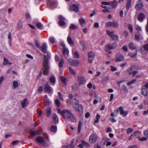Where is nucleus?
Returning a JSON list of instances; mask_svg holds the SVG:
<instances>
[{
	"label": "nucleus",
	"mask_w": 148,
	"mask_h": 148,
	"mask_svg": "<svg viewBox=\"0 0 148 148\" xmlns=\"http://www.w3.org/2000/svg\"><path fill=\"white\" fill-rule=\"evenodd\" d=\"M59 112L65 119H68L73 122L76 121V119L72 112L69 110H65L61 111L60 109L58 110Z\"/></svg>",
	"instance_id": "obj_1"
},
{
	"label": "nucleus",
	"mask_w": 148,
	"mask_h": 148,
	"mask_svg": "<svg viewBox=\"0 0 148 148\" xmlns=\"http://www.w3.org/2000/svg\"><path fill=\"white\" fill-rule=\"evenodd\" d=\"M50 56H46L44 55V57L43 60L42 64L43 68V74L48 75L49 72V66L48 65L49 59Z\"/></svg>",
	"instance_id": "obj_2"
},
{
	"label": "nucleus",
	"mask_w": 148,
	"mask_h": 148,
	"mask_svg": "<svg viewBox=\"0 0 148 148\" xmlns=\"http://www.w3.org/2000/svg\"><path fill=\"white\" fill-rule=\"evenodd\" d=\"M36 140L38 143H40L42 146L45 147L48 146L47 143L43 137L41 136H38L36 137Z\"/></svg>",
	"instance_id": "obj_3"
},
{
	"label": "nucleus",
	"mask_w": 148,
	"mask_h": 148,
	"mask_svg": "<svg viewBox=\"0 0 148 148\" xmlns=\"http://www.w3.org/2000/svg\"><path fill=\"white\" fill-rule=\"evenodd\" d=\"M101 3L103 5H110L113 8H116L118 4V2L116 0H114L112 1L108 2L103 1Z\"/></svg>",
	"instance_id": "obj_4"
},
{
	"label": "nucleus",
	"mask_w": 148,
	"mask_h": 148,
	"mask_svg": "<svg viewBox=\"0 0 148 148\" xmlns=\"http://www.w3.org/2000/svg\"><path fill=\"white\" fill-rule=\"evenodd\" d=\"M77 80L78 84L79 86L85 85L86 82V80L85 78L81 75L77 76Z\"/></svg>",
	"instance_id": "obj_5"
},
{
	"label": "nucleus",
	"mask_w": 148,
	"mask_h": 148,
	"mask_svg": "<svg viewBox=\"0 0 148 148\" xmlns=\"http://www.w3.org/2000/svg\"><path fill=\"white\" fill-rule=\"evenodd\" d=\"M105 26L107 27L117 28L119 27V25L117 23L113 21L106 23L105 24Z\"/></svg>",
	"instance_id": "obj_6"
},
{
	"label": "nucleus",
	"mask_w": 148,
	"mask_h": 148,
	"mask_svg": "<svg viewBox=\"0 0 148 148\" xmlns=\"http://www.w3.org/2000/svg\"><path fill=\"white\" fill-rule=\"evenodd\" d=\"M98 138V136L95 134H92L90 136L89 140L92 143H95Z\"/></svg>",
	"instance_id": "obj_7"
},
{
	"label": "nucleus",
	"mask_w": 148,
	"mask_h": 148,
	"mask_svg": "<svg viewBox=\"0 0 148 148\" xmlns=\"http://www.w3.org/2000/svg\"><path fill=\"white\" fill-rule=\"evenodd\" d=\"M88 62L91 63L93 62V59L95 56V54L92 51H89L88 53Z\"/></svg>",
	"instance_id": "obj_8"
},
{
	"label": "nucleus",
	"mask_w": 148,
	"mask_h": 148,
	"mask_svg": "<svg viewBox=\"0 0 148 148\" xmlns=\"http://www.w3.org/2000/svg\"><path fill=\"white\" fill-rule=\"evenodd\" d=\"M116 62H120L123 61L124 59L123 54L120 52L117 53L116 55Z\"/></svg>",
	"instance_id": "obj_9"
},
{
	"label": "nucleus",
	"mask_w": 148,
	"mask_h": 148,
	"mask_svg": "<svg viewBox=\"0 0 148 148\" xmlns=\"http://www.w3.org/2000/svg\"><path fill=\"white\" fill-rule=\"evenodd\" d=\"M69 63L70 65L73 66H77L79 64V62L78 60H74L71 58H69L68 59Z\"/></svg>",
	"instance_id": "obj_10"
},
{
	"label": "nucleus",
	"mask_w": 148,
	"mask_h": 148,
	"mask_svg": "<svg viewBox=\"0 0 148 148\" xmlns=\"http://www.w3.org/2000/svg\"><path fill=\"white\" fill-rule=\"evenodd\" d=\"M117 46L116 43H114L111 44H109L107 45L105 48L106 51H109L112 49H115Z\"/></svg>",
	"instance_id": "obj_11"
},
{
	"label": "nucleus",
	"mask_w": 148,
	"mask_h": 148,
	"mask_svg": "<svg viewBox=\"0 0 148 148\" xmlns=\"http://www.w3.org/2000/svg\"><path fill=\"white\" fill-rule=\"evenodd\" d=\"M44 90L45 92H47L49 93H50L52 91L51 88L47 82H46L45 84Z\"/></svg>",
	"instance_id": "obj_12"
},
{
	"label": "nucleus",
	"mask_w": 148,
	"mask_h": 148,
	"mask_svg": "<svg viewBox=\"0 0 148 148\" xmlns=\"http://www.w3.org/2000/svg\"><path fill=\"white\" fill-rule=\"evenodd\" d=\"M60 20L59 21V24L61 26H64L65 25L66 21L65 19L61 15H59L58 16Z\"/></svg>",
	"instance_id": "obj_13"
},
{
	"label": "nucleus",
	"mask_w": 148,
	"mask_h": 148,
	"mask_svg": "<svg viewBox=\"0 0 148 148\" xmlns=\"http://www.w3.org/2000/svg\"><path fill=\"white\" fill-rule=\"evenodd\" d=\"M42 134V130H37L36 131H32L30 133V136H35L36 135H40Z\"/></svg>",
	"instance_id": "obj_14"
},
{
	"label": "nucleus",
	"mask_w": 148,
	"mask_h": 148,
	"mask_svg": "<svg viewBox=\"0 0 148 148\" xmlns=\"http://www.w3.org/2000/svg\"><path fill=\"white\" fill-rule=\"evenodd\" d=\"M73 108L76 111L81 112L83 111V108L82 105L79 104H76L73 106Z\"/></svg>",
	"instance_id": "obj_15"
},
{
	"label": "nucleus",
	"mask_w": 148,
	"mask_h": 148,
	"mask_svg": "<svg viewBox=\"0 0 148 148\" xmlns=\"http://www.w3.org/2000/svg\"><path fill=\"white\" fill-rule=\"evenodd\" d=\"M71 8V9L74 12H77L78 11V5L75 4H73L72 5Z\"/></svg>",
	"instance_id": "obj_16"
},
{
	"label": "nucleus",
	"mask_w": 148,
	"mask_h": 148,
	"mask_svg": "<svg viewBox=\"0 0 148 148\" xmlns=\"http://www.w3.org/2000/svg\"><path fill=\"white\" fill-rule=\"evenodd\" d=\"M119 110L120 111V113L121 115H123V116H126L128 113V112L127 111H124L123 109V108L121 107L119 108Z\"/></svg>",
	"instance_id": "obj_17"
},
{
	"label": "nucleus",
	"mask_w": 148,
	"mask_h": 148,
	"mask_svg": "<svg viewBox=\"0 0 148 148\" xmlns=\"http://www.w3.org/2000/svg\"><path fill=\"white\" fill-rule=\"evenodd\" d=\"M47 46L46 43H44L43 44L42 47H41L40 49L43 53H45L47 51Z\"/></svg>",
	"instance_id": "obj_18"
},
{
	"label": "nucleus",
	"mask_w": 148,
	"mask_h": 148,
	"mask_svg": "<svg viewBox=\"0 0 148 148\" xmlns=\"http://www.w3.org/2000/svg\"><path fill=\"white\" fill-rule=\"evenodd\" d=\"M145 17V15L143 13H140L138 15V20L140 22H142Z\"/></svg>",
	"instance_id": "obj_19"
},
{
	"label": "nucleus",
	"mask_w": 148,
	"mask_h": 148,
	"mask_svg": "<svg viewBox=\"0 0 148 148\" xmlns=\"http://www.w3.org/2000/svg\"><path fill=\"white\" fill-rule=\"evenodd\" d=\"M44 104L46 106H49L50 104V101L47 97L44 98Z\"/></svg>",
	"instance_id": "obj_20"
},
{
	"label": "nucleus",
	"mask_w": 148,
	"mask_h": 148,
	"mask_svg": "<svg viewBox=\"0 0 148 148\" xmlns=\"http://www.w3.org/2000/svg\"><path fill=\"white\" fill-rule=\"evenodd\" d=\"M143 5L142 2L136 4L135 6V7L136 10H139L143 8Z\"/></svg>",
	"instance_id": "obj_21"
},
{
	"label": "nucleus",
	"mask_w": 148,
	"mask_h": 148,
	"mask_svg": "<svg viewBox=\"0 0 148 148\" xmlns=\"http://www.w3.org/2000/svg\"><path fill=\"white\" fill-rule=\"evenodd\" d=\"M46 112L47 116V117H49L50 116L51 114V108L50 107H47L46 109Z\"/></svg>",
	"instance_id": "obj_22"
},
{
	"label": "nucleus",
	"mask_w": 148,
	"mask_h": 148,
	"mask_svg": "<svg viewBox=\"0 0 148 148\" xmlns=\"http://www.w3.org/2000/svg\"><path fill=\"white\" fill-rule=\"evenodd\" d=\"M69 36L67 38V41L68 43L70 45H72L73 44V42L72 40L71 37L70 36V34H69Z\"/></svg>",
	"instance_id": "obj_23"
},
{
	"label": "nucleus",
	"mask_w": 148,
	"mask_h": 148,
	"mask_svg": "<svg viewBox=\"0 0 148 148\" xmlns=\"http://www.w3.org/2000/svg\"><path fill=\"white\" fill-rule=\"evenodd\" d=\"M129 48L131 50H134L135 49L136 47L135 45L132 42L130 43L128 45Z\"/></svg>",
	"instance_id": "obj_24"
},
{
	"label": "nucleus",
	"mask_w": 148,
	"mask_h": 148,
	"mask_svg": "<svg viewBox=\"0 0 148 148\" xmlns=\"http://www.w3.org/2000/svg\"><path fill=\"white\" fill-rule=\"evenodd\" d=\"M132 0H127V3L126 5V10H128L131 7Z\"/></svg>",
	"instance_id": "obj_25"
},
{
	"label": "nucleus",
	"mask_w": 148,
	"mask_h": 148,
	"mask_svg": "<svg viewBox=\"0 0 148 148\" xmlns=\"http://www.w3.org/2000/svg\"><path fill=\"white\" fill-rule=\"evenodd\" d=\"M106 32V34L111 38H112L114 34V32L113 31H110L108 30Z\"/></svg>",
	"instance_id": "obj_26"
},
{
	"label": "nucleus",
	"mask_w": 148,
	"mask_h": 148,
	"mask_svg": "<svg viewBox=\"0 0 148 148\" xmlns=\"http://www.w3.org/2000/svg\"><path fill=\"white\" fill-rule=\"evenodd\" d=\"M52 117L55 123H57L58 122V118L56 114H53Z\"/></svg>",
	"instance_id": "obj_27"
},
{
	"label": "nucleus",
	"mask_w": 148,
	"mask_h": 148,
	"mask_svg": "<svg viewBox=\"0 0 148 148\" xmlns=\"http://www.w3.org/2000/svg\"><path fill=\"white\" fill-rule=\"evenodd\" d=\"M28 104V101L26 98L25 99L22 103V107L23 108H24L26 107Z\"/></svg>",
	"instance_id": "obj_28"
},
{
	"label": "nucleus",
	"mask_w": 148,
	"mask_h": 148,
	"mask_svg": "<svg viewBox=\"0 0 148 148\" xmlns=\"http://www.w3.org/2000/svg\"><path fill=\"white\" fill-rule=\"evenodd\" d=\"M56 2L55 1H53L52 0H49L47 4L51 7L55 5L56 4Z\"/></svg>",
	"instance_id": "obj_29"
},
{
	"label": "nucleus",
	"mask_w": 148,
	"mask_h": 148,
	"mask_svg": "<svg viewBox=\"0 0 148 148\" xmlns=\"http://www.w3.org/2000/svg\"><path fill=\"white\" fill-rule=\"evenodd\" d=\"M147 90L145 88H143L141 90V94L144 96L146 97L147 95Z\"/></svg>",
	"instance_id": "obj_30"
},
{
	"label": "nucleus",
	"mask_w": 148,
	"mask_h": 148,
	"mask_svg": "<svg viewBox=\"0 0 148 148\" xmlns=\"http://www.w3.org/2000/svg\"><path fill=\"white\" fill-rule=\"evenodd\" d=\"M78 22L81 25H84L86 23L84 19L82 18H80L79 19Z\"/></svg>",
	"instance_id": "obj_31"
},
{
	"label": "nucleus",
	"mask_w": 148,
	"mask_h": 148,
	"mask_svg": "<svg viewBox=\"0 0 148 148\" xmlns=\"http://www.w3.org/2000/svg\"><path fill=\"white\" fill-rule=\"evenodd\" d=\"M77 27H78L77 25H75L74 24H71L70 25L69 27V28L70 29L73 30L77 29Z\"/></svg>",
	"instance_id": "obj_32"
},
{
	"label": "nucleus",
	"mask_w": 148,
	"mask_h": 148,
	"mask_svg": "<svg viewBox=\"0 0 148 148\" xmlns=\"http://www.w3.org/2000/svg\"><path fill=\"white\" fill-rule=\"evenodd\" d=\"M63 53L64 56L68 55L69 53L68 49L66 48H64L63 49Z\"/></svg>",
	"instance_id": "obj_33"
},
{
	"label": "nucleus",
	"mask_w": 148,
	"mask_h": 148,
	"mask_svg": "<svg viewBox=\"0 0 148 148\" xmlns=\"http://www.w3.org/2000/svg\"><path fill=\"white\" fill-rule=\"evenodd\" d=\"M23 26V23L21 21L18 22L17 25V28L18 29H22Z\"/></svg>",
	"instance_id": "obj_34"
},
{
	"label": "nucleus",
	"mask_w": 148,
	"mask_h": 148,
	"mask_svg": "<svg viewBox=\"0 0 148 148\" xmlns=\"http://www.w3.org/2000/svg\"><path fill=\"white\" fill-rule=\"evenodd\" d=\"M74 142V140L73 139L72 140L71 142V144L70 145H68L66 146L67 148H73L74 147V146L73 145V143Z\"/></svg>",
	"instance_id": "obj_35"
},
{
	"label": "nucleus",
	"mask_w": 148,
	"mask_h": 148,
	"mask_svg": "<svg viewBox=\"0 0 148 148\" xmlns=\"http://www.w3.org/2000/svg\"><path fill=\"white\" fill-rule=\"evenodd\" d=\"M8 60L5 58H4V61L3 62V64L4 65H6L8 64L11 65L12 64V63H8Z\"/></svg>",
	"instance_id": "obj_36"
},
{
	"label": "nucleus",
	"mask_w": 148,
	"mask_h": 148,
	"mask_svg": "<svg viewBox=\"0 0 148 148\" xmlns=\"http://www.w3.org/2000/svg\"><path fill=\"white\" fill-rule=\"evenodd\" d=\"M79 43L81 46L83 48V50H84L86 47V45L84 41L82 40H80L79 41Z\"/></svg>",
	"instance_id": "obj_37"
},
{
	"label": "nucleus",
	"mask_w": 148,
	"mask_h": 148,
	"mask_svg": "<svg viewBox=\"0 0 148 148\" xmlns=\"http://www.w3.org/2000/svg\"><path fill=\"white\" fill-rule=\"evenodd\" d=\"M137 51H136L135 53L133 54L132 53H129L128 55L130 56L133 58H135L137 56Z\"/></svg>",
	"instance_id": "obj_38"
},
{
	"label": "nucleus",
	"mask_w": 148,
	"mask_h": 148,
	"mask_svg": "<svg viewBox=\"0 0 148 148\" xmlns=\"http://www.w3.org/2000/svg\"><path fill=\"white\" fill-rule=\"evenodd\" d=\"M51 130L53 132H56L57 131L56 127L54 125H52L51 127Z\"/></svg>",
	"instance_id": "obj_39"
},
{
	"label": "nucleus",
	"mask_w": 148,
	"mask_h": 148,
	"mask_svg": "<svg viewBox=\"0 0 148 148\" xmlns=\"http://www.w3.org/2000/svg\"><path fill=\"white\" fill-rule=\"evenodd\" d=\"M18 84L17 82L16 81H14L13 83V86L14 88H16L18 86Z\"/></svg>",
	"instance_id": "obj_40"
},
{
	"label": "nucleus",
	"mask_w": 148,
	"mask_h": 148,
	"mask_svg": "<svg viewBox=\"0 0 148 148\" xmlns=\"http://www.w3.org/2000/svg\"><path fill=\"white\" fill-rule=\"evenodd\" d=\"M61 80L62 81V82L64 84H66V78L64 77L63 76H61Z\"/></svg>",
	"instance_id": "obj_41"
},
{
	"label": "nucleus",
	"mask_w": 148,
	"mask_h": 148,
	"mask_svg": "<svg viewBox=\"0 0 148 148\" xmlns=\"http://www.w3.org/2000/svg\"><path fill=\"white\" fill-rule=\"evenodd\" d=\"M72 103L73 106L76 104H79V102L76 98H73L72 100Z\"/></svg>",
	"instance_id": "obj_42"
},
{
	"label": "nucleus",
	"mask_w": 148,
	"mask_h": 148,
	"mask_svg": "<svg viewBox=\"0 0 148 148\" xmlns=\"http://www.w3.org/2000/svg\"><path fill=\"white\" fill-rule=\"evenodd\" d=\"M64 60L62 58L61 59L60 61V62L59 64V66L61 68L63 66V65L64 64Z\"/></svg>",
	"instance_id": "obj_43"
},
{
	"label": "nucleus",
	"mask_w": 148,
	"mask_h": 148,
	"mask_svg": "<svg viewBox=\"0 0 148 148\" xmlns=\"http://www.w3.org/2000/svg\"><path fill=\"white\" fill-rule=\"evenodd\" d=\"M82 123L81 121H79L78 125V133H80L81 129Z\"/></svg>",
	"instance_id": "obj_44"
},
{
	"label": "nucleus",
	"mask_w": 148,
	"mask_h": 148,
	"mask_svg": "<svg viewBox=\"0 0 148 148\" xmlns=\"http://www.w3.org/2000/svg\"><path fill=\"white\" fill-rule=\"evenodd\" d=\"M50 81L51 83L54 84L55 83L56 79L54 77L51 76L50 78Z\"/></svg>",
	"instance_id": "obj_45"
},
{
	"label": "nucleus",
	"mask_w": 148,
	"mask_h": 148,
	"mask_svg": "<svg viewBox=\"0 0 148 148\" xmlns=\"http://www.w3.org/2000/svg\"><path fill=\"white\" fill-rule=\"evenodd\" d=\"M55 103L58 107H60L61 105V103L58 99H56L55 100Z\"/></svg>",
	"instance_id": "obj_46"
},
{
	"label": "nucleus",
	"mask_w": 148,
	"mask_h": 148,
	"mask_svg": "<svg viewBox=\"0 0 148 148\" xmlns=\"http://www.w3.org/2000/svg\"><path fill=\"white\" fill-rule=\"evenodd\" d=\"M137 81L136 79H134L132 80L131 81L128 82L127 84L128 86H130L132 84L135 82Z\"/></svg>",
	"instance_id": "obj_47"
},
{
	"label": "nucleus",
	"mask_w": 148,
	"mask_h": 148,
	"mask_svg": "<svg viewBox=\"0 0 148 148\" xmlns=\"http://www.w3.org/2000/svg\"><path fill=\"white\" fill-rule=\"evenodd\" d=\"M82 143L83 144L84 146L86 147H90V145L88 143L84 141H83L82 142Z\"/></svg>",
	"instance_id": "obj_48"
},
{
	"label": "nucleus",
	"mask_w": 148,
	"mask_h": 148,
	"mask_svg": "<svg viewBox=\"0 0 148 148\" xmlns=\"http://www.w3.org/2000/svg\"><path fill=\"white\" fill-rule=\"evenodd\" d=\"M69 69L70 72L71 74L74 75L75 74V72L71 67H69Z\"/></svg>",
	"instance_id": "obj_49"
},
{
	"label": "nucleus",
	"mask_w": 148,
	"mask_h": 148,
	"mask_svg": "<svg viewBox=\"0 0 148 148\" xmlns=\"http://www.w3.org/2000/svg\"><path fill=\"white\" fill-rule=\"evenodd\" d=\"M49 41L52 44H53L55 42V39L54 37H51L49 39Z\"/></svg>",
	"instance_id": "obj_50"
},
{
	"label": "nucleus",
	"mask_w": 148,
	"mask_h": 148,
	"mask_svg": "<svg viewBox=\"0 0 148 148\" xmlns=\"http://www.w3.org/2000/svg\"><path fill=\"white\" fill-rule=\"evenodd\" d=\"M128 28L131 32H133V28L132 25L130 24H129L128 25Z\"/></svg>",
	"instance_id": "obj_51"
},
{
	"label": "nucleus",
	"mask_w": 148,
	"mask_h": 148,
	"mask_svg": "<svg viewBox=\"0 0 148 148\" xmlns=\"http://www.w3.org/2000/svg\"><path fill=\"white\" fill-rule=\"evenodd\" d=\"M74 56L76 58H78L79 57V56L78 53L76 51H75L73 53Z\"/></svg>",
	"instance_id": "obj_52"
},
{
	"label": "nucleus",
	"mask_w": 148,
	"mask_h": 148,
	"mask_svg": "<svg viewBox=\"0 0 148 148\" xmlns=\"http://www.w3.org/2000/svg\"><path fill=\"white\" fill-rule=\"evenodd\" d=\"M58 95L59 99L62 101H63V97L61 93L59 92H58Z\"/></svg>",
	"instance_id": "obj_53"
},
{
	"label": "nucleus",
	"mask_w": 148,
	"mask_h": 148,
	"mask_svg": "<svg viewBox=\"0 0 148 148\" xmlns=\"http://www.w3.org/2000/svg\"><path fill=\"white\" fill-rule=\"evenodd\" d=\"M36 26L39 29L41 28L42 27V24L40 23H37L36 24Z\"/></svg>",
	"instance_id": "obj_54"
},
{
	"label": "nucleus",
	"mask_w": 148,
	"mask_h": 148,
	"mask_svg": "<svg viewBox=\"0 0 148 148\" xmlns=\"http://www.w3.org/2000/svg\"><path fill=\"white\" fill-rule=\"evenodd\" d=\"M133 131V129L131 128H128L127 130V134H130V133L132 132Z\"/></svg>",
	"instance_id": "obj_55"
},
{
	"label": "nucleus",
	"mask_w": 148,
	"mask_h": 148,
	"mask_svg": "<svg viewBox=\"0 0 148 148\" xmlns=\"http://www.w3.org/2000/svg\"><path fill=\"white\" fill-rule=\"evenodd\" d=\"M43 136L48 141H49L48 135L46 133H45L43 134Z\"/></svg>",
	"instance_id": "obj_56"
},
{
	"label": "nucleus",
	"mask_w": 148,
	"mask_h": 148,
	"mask_svg": "<svg viewBox=\"0 0 148 148\" xmlns=\"http://www.w3.org/2000/svg\"><path fill=\"white\" fill-rule=\"evenodd\" d=\"M127 71L129 75L132 74V68L128 69L127 70Z\"/></svg>",
	"instance_id": "obj_57"
},
{
	"label": "nucleus",
	"mask_w": 148,
	"mask_h": 148,
	"mask_svg": "<svg viewBox=\"0 0 148 148\" xmlns=\"http://www.w3.org/2000/svg\"><path fill=\"white\" fill-rule=\"evenodd\" d=\"M112 39L114 40H118V39L119 38V37L117 35H115L114 34V35L113 37H112Z\"/></svg>",
	"instance_id": "obj_58"
},
{
	"label": "nucleus",
	"mask_w": 148,
	"mask_h": 148,
	"mask_svg": "<svg viewBox=\"0 0 148 148\" xmlns=\"http://www.w3.org/2000/svg\"><path fill=\"white\" fill-rule=\"evenodd\" d=\"M19 141L18 140H15L13 141L12 143V144L13 145H15L18 143Z\"/></svg>",
	"instance_id": "obj_59"
},
{
	"label": "nucleus",
	"mask_w": 148,
	"mask_h": 148,
	"mask_svg": "<svg viewBox=\"0 0 148 148\" xmlns=\"http://www.w3.org/2000/svg\"><path fill=\"white\" fill-rule=\"evenodd\" d=\"M143 48L145 50L147 51H148V44L145 45L143 46Z\"/></svg>",
	"instance_id": "obj_60"
},
{
	"label": "nucleus",
	"mask_w": 148,
	"mask_h": 148,
	"mask_svg": "<svg viewBox=\"0 0 148 148\" xmlns=\"http://www.w3.org/2000/svg\"><path fill=\"white\" fill-rule=\"evenodd\" d=\"M144 135L148 138V130H145L143 131Z\"/></svg>",
	"instance_id": "obj_61"
},
{
	"label": "nucleus",
	"mask_w": 148,
	"mask_h": 148,
	"mask_svg": "<svg viewBox=\"0 0 148 148\" xmlns=\"http://www.w3.org/2000/svg\"><path fill=\"white\" fill-rule=\"evenodd\" d=\"M110 67H111V70L112 71H114L117 70V69L116 67H115L113 66H110Z\"/></svg>",
	"instance_id": "obj_62"
},
{
	"label": "nucleus",
	"mask_w": 148,
	"mask_h": 148,
	"mask_svg": "<svg viewBox=\"0 0 148 148\" xmlns=\"http://www.w3.org/2000/svg\"><path fill=\"white\" fill-rule=\"evenodd\" d=\"M122 49L125 51H127L128 49L127 47L126 46H124L122 47Z\"/></svg>",
	"instance_id": "obj_63"
},
{
	"label": "nucleus",
	"mask_w": 148,
	"mask_h": 148,
	"mask_svg": "<svg viewBox=\"0 0 148 148\" xmlns=\"http://www.w3.org/2000/svg\"><path fill=\"white\" fill-rule=\"evenodd\" d=\"M109 120L112 123L116 122V120L113 118H109Z\"/></svg>",
	"instance_id": "obj_64"
}]
</instances>
